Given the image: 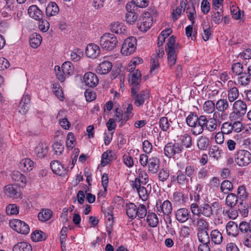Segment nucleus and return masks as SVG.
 Masks as SVG:
<instances>
[{
    "instance_id": "18",
    "label": "nucleus",
    "mask_w": 251,
    "mask_h": 251,
    "mask_svg": "<svg viewBox=\"0 0 251 251\" xmlns=\"http://www.w3.org/2000/svg\"><path fill=\"white\" fill-rule=\"evenodd\" d=\"M176 220L181 223L186 222L190 216V213L188 209L181 208L177 209L175 212Z\"/></svg>"
},
{
    "instance_id": "61",
    "label": "nucleus",
    "mask_w": 251,
    "mask_h": 251,
    "mask_svg": "<svg viewBox=\"0 0 251 251\" xmlns=\"http://www.w3.org/2000/svg\"><path fill=\"white\" fill-rule=\"evenodd\" d=\"M52 88L53 92L55 96L60 99V100H63L64 99L63 92L60 85L58 84H53Z\"/></svg>"
},
{
    "instance_id": "37",
    "label": "nucleus",
    "mask_w": 251,
    "mask_h": 251,
    "mask_svg": "<svg viewBox=\"0 0 251 251\" xmlns=\"http://www.w3.org/2000/svg\"><path fill=\"white\" fill-rule=\"evenodd\" d=\"M47 238V234L41 230H35L31 235L32 240L35 242L45 240Z\"/></svg>"
},
{
    "instance_id": "43",
    "label": "nucleus",
    "mask_w": 251,
    "mask_h": 251,
    "mask_svg": "<svg viewBox=\"0 0 251 251\" xmlns=\"http://www.w3.org/2000/svg\"><path fill=\"white\" fill-rule=\"evenodd\" d=\"M181 146H183L186 149L191 147L192 144V137L188 133H185L181 136Z\"/></svg>"
},
{
    "instance_id": "17",
    "label": "nucleus",
    "mask_w": 251,
    "mask_h": 251,
    "mask_svg": "<svg viewBox=\"0 0 251 251\" xmlns=\"http://www.w3.org/2000/svg\"><path fill=\"white\" fill-rule=\"evenodd\" d=\"M83 80L86 85L90 87H95L99 83L97 76L92 72L85 73L83 77Z\"/></svg>"
},
{
    "instance_id": "3",
    "label": "nucleus",
    "mask_w": 251,
    "mask_h": 251,
    "mask_svg": "<svg viewBox=\"0 0 251 251\" xmlns=\"http://www.w3.org/2000/svg\"><path fill=\"white\" fill-rule=\"evenodd\" d=\"M190 209L193 215L199 217L201 215L207 218H210L212 216V211L210 204L207 203H204L199 206L196 203L191 204Z\"/></svg>"
},
{
    "instance_id": "46",
    "label": "nucleus",
    "mask_w": 251,
    "mask_h": 251,
    "mask_svg": "<svg viewBox=\"0 0 251 251\" xmlns=\"http://www.w3.org/2000/svg\"><path fill=\"white\" fill-rule=\"evenodd\" d=\"M171 123L172 121H169L168 118L162 117L159 120V127L163 131H167L171 127Z\"/></svg>"
},
{
    "instance_id": "13",
    "label": "nucleus",
    "mask_w": 251,
    "mask_h": 251,
    "mask_svg": "<svg viewBox=\"0 0 251 251\" xmlns=\"http://www.w3.org/2000/svg\"><path fill=\"white\" fill-rule=\"evenodd\" d=\"M147 16L139 18L138 23V28L142 31L146 32L149 29L152 25V18L149 13Z\"/></svg>"
},
{
    "instance_id": "36",
    "label": "nucleus",
    "mask_w": 251,
    "mask_h": 251,
    "mask_svg": "<svg viewBox=\"0 0 251 251\" xmlns=\"http://www.w3.org/2000/svg\"><path fill=\"white\" fill-rule=\"evenodd\" d=\"M210 238L212 242L215 244H220L223 240L222 233L218 230H213L210 233Z\"/></svg>"
},
{
    "instance_id": "53",
    "label": "nucleus",
    "mask_w": 251,
    "mask_h": 251,
    "mask_svg": "<svg viewBox=\"0 0 251 251\" xmlns=\"http://www.w3.org/2000/svg\"><path fill=\"white\" fill-rule=\"evenodd\" d=\"M196 166L194 165H187L185 168L184 174L187 176L188 178H190L192 181V178L196 172Z\"/></svg>"
},
{
    "instance_id": "47",
    "label": "nucleus",
    "mask_w": 251,
    "mask_h": 251,
    "mask_svg": "<svg viewBox=\"0 0 251 251\" xmlns=\"http://www.w3.org/2000/svg\"><path fill=\"white\" fill-rule=\"evenodd\" d=\"M207 230H198V239L201 244L210 243L209 236Z\"/></svg>"
},
{
    "instance_id": "4",
    "label": "nucleus",
    "mask_w": 251,
    "mask_h": 251,
    "mask_svg": "<svg viewBox=\"0 0 251 251\" xmlns=\"http://www.w3.org/2000/svg\"><path fill=\"white\" fill-rule=\"evenodd\" d=\"M100 43L102 49L107 50H112L116 47L118 41L115 35L106 33L101 37Z\"/></svg>"
},
{
    "instance_id": "12",
    "label": "nucleus",
    "mask_w": 251,
    "mask_h": 251,
    "mask_svg": "<svg viewBox=\"0 0 251 251\" xmlns=\"http://www.w3.org/2000/svg\"><path fill=\"white\" fill-rule=\"evenodd\" d=\"M126 9L127 13L126 15V21L130 24H134L138 18V10L135 8V6L132 3H127L126 5Z\"/></svg>"
},
{
    "instance_id": "58",
    "label": "nucleus",
    "mask_w": 251,
    "mask_h": 251,
    "mask_svg": "<svg viewBox=\"0 0 251 251\" xmlns=\"http://www.w3.org/2000/svg\"><path fill=\"white\" fill-rule=\"evenodd\" d=\"M18 212V207L15 204H10L6 208V213L8 215L17 214Z\"/></svg>"
},
{
    "instance_id": "59",
    "label": "nucleus",
    "mask_w": 251,
    "mask_h": 251,
    "mask_svg": "<svg viewBox=\"0 0 251 251\" xmlns=\"http://www.w3.org/2000/svg\"><path fill=\"white\" fill-rule=\"evenodd\" d=\"M82 54V51L81 50L79 49H75L72 50L70 56L72 60L77 61L80 60Z\"/></svg>"
},
{
    "instance_id": "16",
    "label": "nucleus",
    "mask_w": 251,
    "mask_h": 251,
    "mask_svg": "<svg viewBox=\"0 0 251 251\" xmlns=\"http://www.w3.org/2000/svg\"><path fill=\"white\" fill-rule=\"evenodd\" d=\"M50 168L52 172L58 175L64 176L67 174L69 169L65 168L57 160H54L50 163Z\"/></svg>"
},
{
    "instance_id": "62",
    "label": "nucleus",
    "mask_w": 251,
    "mask_h": 251,
    "mask_svg": "<svg viewBox=\"0 0 251 251\" xmlns=\"http://www.w3.org/2000/svg\"><path fill=\"white\" fill-rule=\"evenodd\" d=\"M232 70L233 73L236 75H242L243 71V66L240 63H235L232 65Z\"/></svg>"
},
{
    "instance_id": "24",
    "label": "nucleus",
    "mask_w": 251,
    "mask_h": 251,
    "mask_svg": "<svg viewBox=\"0 0 251 251\" xmlns=\"http://www.w3.org/2000/svg\"><path fill=\"white\" fill-rule=\"evenodd\" d=\"M34 166V162L29 158L22 159L19 164L20 169L23 172H29L31 171Z\"/></svg>"
},
{
    "instance_id": "52",
    "label": "nucleus",
    "mask_w": 251,
    "mask_h": 251,
    "mask_svg": "<svg viewBox=\"0 0 251 251\" xmlns=\"http://www.w3.org/2000/svg\"><path fill=\"white\" fill-rule=\"evenodd\" d=\"M238 78V83L243 86L249 84L251 81V76L247 75L246 73H244L239 75Z\"/></svg>"
},
{
    "instance_id": "7",
    "label": "nucleus",
    "mask_w": 251,
    "mask_h": 251,
    "mask_svg": "<svg viewBox=\"0 0 251 251\" xmlns=\"http://www.w3.org/2000/svg\"><path fill=\"white\" fill-rule=\"evenodd\" d=\"M155 207L158 214L162 216L167 215L169 217V214L172 211V203L168 200L163 202L161 200H157Z\"/></svg>"
},
{
    "instance_id": "55",
    "label": "nucleus",
    "mask_w": 251,
    "mask_h": 251,
    "mask_svg": "<svg viewBox=\"0 0 251 251\" xmlns=\"http://www.w3.org/2000/svg\"><path fill=\"white\" fill-rule=\"evenodd\" d=\"M239 97V91L236 87L230 88L228 92V99L229 101L233 102Z\"/></svg>"
},
{
    "instance_id": "8",
    "label": "nucleus",
    "mask_w": 251,
    "mask_h": 251,
    "mask_svg": "<svg viewBox=\"0 0 251 251\" xmlns=\"http://www.w3.org/2000/svg\"><path fill=\"white\" fill-rule=\"evenodd\" d=\"M183 148L181 145L178 143H168L164 149V154L168 158L174 157L176 154H180L182 152Z\"/></svg>"
},
{
    "instance_id": "19",
    "label": "nucleus",
    "mask_w": 251,
    "mask_h": 251,
    "mask_svg": "<svg viewBox=\"0 0 251 251\" xmlns=\"http://www.w3.org/2000/svg\"><path fill=\"white\" fill-rule=\"evenodd\" d=\"M100 49L95 44H89L86 49V55L90 58H96L100 53Z\"/></svg>"
},
{
    "instance_id": "33",
    "label": "nucleus",
    "mask_w": 251,
    "mask_h": 251,
    "mask_svg": "<svg viewBox=\"0 0 251 251\" xmlns=\"http://www.w3.org/2000/svg\"><path fill=\"white\" fill-rule=\"evenodd\" d=\"M41 36L36 33L31 34L29 38V44L32 48H37L41 44Z\"/></svg>"
},
{
    "instance_id": "56",
    "label": "nucleus",
    "mask_w": 251,
    "mask_h": 251,
    "mask_svg": "<svg viewBox=\"0 0 251 251\" xmlns=\"http://www.w3.org/2000/svg\"><path fill=\"white\" fill-rule=\"evenodd\" d=\"M148 0H132L131 1L128 3H132L138 10L139 8H145L148 5Z\"/></svg>"
},
{
    "instance_id": "23",
    "label": "nucleus",
    "mask_w": 251,
    "mask_h": 251,
    "mask_svg": "<svg viewBox=\"0 0 251 251\" xmlns=\"http://www.w3.org/2000/svg\"><path fill=\"white\" fill-rule=\"evenodd\" d=\"M190 220L192 221L193 224L195 225L198 227V230H205L208 229V223L205 219L203 218H197V221L196 224H195V219L194 216L192 218H190Z\"/></svg>"
},
{
    "instance_id": "50",
    "label": "nucleus",
    "mask_w": 251,
    "mask_h": 251,
    "mask_svg": "<svg viewBox=\"0 0 251 251\" xmlns=\"http://www.w3.org/2000/svg\"><path fill=\"white\" fill-rule=\"evenodd\" d=\"M168 65L170 67L174 66L176 62V54L175 50H166Z\"/></svg>"
},
{
    "instance_id": "42",
    "label": "nucleus",
    "mask_w": 251,
    "mask_h": 251,
    "mask_svg": "<svg viewBox=\"0 0 251 251\" xmlns=\"http://www.w3.org/2000/svg\"><path fill=\"white\" fill-rule=\"evenodd\" d=\"M228 102L226 99H220L216 103V108L219 112H224L228 108Z\"/></svg>"
},
{
    "instance_id": "45",
    "label": "nucleus",
    "mask_w": 251,
    "mask_h": 251,
    "mask_svg": "<svg viewBox=\"0 0 251 251\" xmlns=\"http://www.w3.org/2000/svg\"><path fill=\"white\" fill-rule=\"evenodd\" d=\"M114 158V156L112 154L111 151L108 150L102 154L101 164L104 166L108 164Z\"/></svg>"
},
{
    "instance_id": "27",
    "label": "nucleus",
    "mask_w": 251,
    "mask_h": 251,
    "mask_svg": "<svg viewBox=\"0 0 251 251\" xmlns=\"http://www.w3.org/2000/svg\"><path fill=\"white\" fill-rule=\"evenodd\" d=\"M159 167V160L156 157H152L149 159L148 168L152 173H156Z\"/></svg>"
},
{
    "instance_id": "26",
    "label": "nucleus",
    "mask_w": 251,
    "mask_h": 251,
    "mask_svg": "<svg viewBox=\"0 0 251 251\" xmlns=\"http://www.w3.org/2000/svg\"><path fill=\"white\" fill-rule=\"evenodd\" d=\"M13 180L17 182L21 186H24L26 182L25 177L19 171H14L11 175Z\"/></svg>"
},
{
    "instance_id": "48",
    "label": "nucleus",
    "mask_w": 251,
    "mask_h": 251,
    "mask_svg": "<svg viewBox=\"0 0 251 251\" xmlns=\"http://www.w3.org/2000/svg\"><path fill=\"white\" fill-rule=\"evenodd\" d=\"M233 188L232 183L227 180L223 181L220 186V189L222 192L224 194H227L229 191L232 190Z\"/></svg>"
},
{
    "instance_id": "11",
    "label": "nucleus",
    "mask_w": 251,
    "mask_h": 251,
    "mask_svg": "<svg viewBox=\"0 0 251 251\" xmlns=\"http://www.w3.org/2000/svg\"><path fill=\"white\" fill-rule=\"evenodd\" d=\"M138 91H136L135 93L131 90L132 97L134 100V104L139 107L143 105L146 100L149 99V93L147 91H142L138 93Z\"/></svg>"
},
{
    "instance_id": "49",
    "label": "nucleus",
    "mask_w": 251,
    "mask_h": 251,
    "mask_svg": "<svg viewBox=\"0 0 251 251\" xmlns=\"http://www.w3.org/2000/svg\"><path fill=\"white\" fill-rule=\"evenodd\" d=\"M238 201L237 197L233 193L229 194L226 199V204L230 208L233 207Z\"/></svg>"
},
{
    "instance_id": "15",
    "label": "nucleus",
    "mask_w": 251,
    "mask_h": 251,
    "mask_svg": "<svg viewBox=\"0 0 251 251\" xmlns=\"http://www.w3.org/2000/svg\"><path fill=\"white\" fill-rule=\"evenodd\" d=\"M30 104V97L27 93L23 95L19 105V112L25 114L28 110Z\"/></svg>"
},
{
    "instance_id": "6",
    "label": "nucleus",
    "mask_w": 251,
    "mask_h": 251,
    "mask_svg": "<svg viewBox=\"0 0 251 251\" xmlns=\"http://www.w3.org/2000/svg\"><path fill=\"white\" fill-rule=\"evenodd\" d=\"M137 46V40L135 37L131 36L126 38L121 48V52L125 55H128L133 53Z\"/></svg>"
},
{
    "instance_id": "39",
    "label": "nucleus",
    "mask_w": 251,
    "mask_h": 251,
    "mask_svg": "<svg viewBox=\"0 0 251 251\" xmlns=\"http://www.w3.org/2000/svg\"><path fill=\"white\" fill-rule=\"evenodd\" d=\"M186 12L187 14L188 19L191 21L192 24H193L195 22V19L196 17L195 6L192 4H188L186 8Z\"/></svg>"
},
{
    "instance_id": "28",
    "label": "nucleus",
    "mask_w": 251,
    "mask_h": 251,
    "mask_svg": "<svg viewBox=\"0 0 251 251\" xmlns=\"http://www.w3.org/2000/svg\"><path fill=\"white\" fill-rule=\"evenodd\" d=\"M13 251H32V248L27 242H21L14 246Z\"/></svg>"
},
{
    "instance_id": "54",
    "label": "nucleus",
    "mask_w": 251,
    "mask_h": 251,
    "mask_svg": "<svg viewBox=\"0 0 251 251\" xmlns=\"http://www.w3.org/2000/svg\"><path fill=\"white\" fill-rule=\"evenodd\" d=\"M159 66V64L158 62V57L155 56L154 57H152L151 61V73L152 74H155L157 72Z\"/></svg>"
},
{
    "instance_id": "64",
    "label": "nucleus",
    "mask_w": 251,
    "mask_h": 251,
    "mask_svg": "<svg viewBox=\"0 0 251 251\" xmlns=\"http://www.w3.org/2000/svg\"><path fill=\"white\" fill-rule=\"evenodd\" d=\"M222 132L224 134H229L233 131V128H232L231 123L228 122H225L223 124L222 127Z\"/></svg>"
},
{
    "instance_id": "31",
    "label": "nucleus",
    "mask_w": 251,
    "mask_h": 251,
    "mask_svg": "<svg viewBox=\"0 0 251 251\" xmlns=\"http://www.w3.org/2000/svg\"><path fill=\"white\" fill-rule=\"evenodd\" d=\"M176 175L177 183L181 186H186L189 182V178L184 174V172L178 170Z\"/></svg>"
},
{
    "instance_id": "35",
    "label": "nucleus",
    "mask_w": 251,
    "mask_h": 251,
    "mask_svg": "<svg viewBox=\"0 0 251 251\" xmlns=\"http://www.w3.org/2000/svg\"><path fill=\"white\" fill-rule=\"evenodd\" d=\"M237 225L233 221H230L226 225V230L228 235L235 236L237 234Z\"/></svg>"
},
{
    "instance_id": "20",
    "label": "nucleus",
    "mask_w": 251,
    "mask_h": 251,
    "mask_svg": "<svg viewBox=\"0 0 251 251\" xmlns=\"http://www.w3.org/2000/svg\"><path fill=\"white\" fill-rule=\"evenodd\" d=\"M29 16L37 21L42 20L43 17V12L35 5L30 6L28 9Z\"/></svg>"
},
{
    "instance_id": "40",
    "label": "nucleus",
    "mask_w": 251,
    "mask_h": 251,
    "mask_svg": "<svg viewBox=\"0 0 251 251\" xmlns=\"http://www.w3.org/2000/svg\"><path fill=\"white\" fill-rule=\"evenodd\" d=\"M149 187H150L149 192L144 186H141L140 188L136 191L138 193L139 198L144 201H147L149 198L150 192L151 189V186L150 185H148L147 187L148 188Z\"/></svg>"
},
{
    "instance_id": "32",
    "label": "nucleus",
    "mask_w": 251,
    "mask_h": 251,
    "mask_svg": "<svg viewBox=\"0 0 251 251\" xmlns=\"http://www.w3.org/2000/svg\"><path fill=\"white\" fill-rule=\"evenodd\" d=\"M62 72L67 76L72 75L74 72V67L71 62H65L61 67Z\"/></svg>"
},
{
    "instance_id": "1",
    "label": "nucleus",
    "mask_w": 251,
    "mask_h": 251,
    "mask_svg": "<svg viewBox=\"0 0 251 251\" xmlns=\"http://www.w3.org/2000/svg\"><path fill=\"white\" fill-rule=\"evenodd\" d=\"M215 113L213 114V118H207L204 115L198 116L191 112L187 117L186 122L191 127L192 133L195 136L202 133L204 128L210 132H213L217 129L218 126L216 115L215 118Z\"/></svg>"
},
{
    "instance_id": "21",
    "label": "nucleus",
    "mask_w": 251,
    "mask_h": 251,
    "mask_svg": "<svg viewBox=\"0 0 251 251\" xmlns=\"http://www.w3.org/2000/svg\"><path fill=\"white\" fill-rule=\"evenodd\" d=\"M112 68V63L108 61H104L100 63L96 69V72L100 75L108 74Z\"/></svg>"
},
{
    "instance_id": "63",
    "label": "nucleus",
    "mask_w": 251,
    "mask_h": 251,
    "mask_svg": "<svg viewBox=\"0 0 251 251\" xmlns=\"http://www.w3.org/2000/svg\"><path fill=\"white\" fill-rule=\"evenodd\" d=\"M54 70L57 78L61 81L63 82L67 76L62 72V69L59 66H55L54 67Z\"/></svg>"
},
{
    "instance_id": "38",
    "label": "nucleus",
    "mask_w": 251,
    "mask_h": 251,
    "mask_svg": "<svg viewBox=\"0 0 251 251\" xmlns=\"http://www.w3.org/2000/svg\"><path fill=\"white\" fill-rule=\"evenodd\" d=\"M221 152L222 150L218 146H213L209 149L208 153L210 157L218 160L221 157Z\"/></svg>"
},
{
    "instance_id": "22",
    "label": "nucleus",
    "mask_w": 251,
    "mask_h": 251,
    "mask_svg": "<svg viewBox=\"0 0 251 251\" xmlns=\"http://www.w3.org/2000/svg\"><path fill=\"white\" fill-rule=\"evenodd\" d=\"M35 152L39 158L45 157L48 152V147L45 143H40L35 148Z\"/></svg>"
},
{
    "instance_id": "57",
    "label": "nucleus",
    "mask_w": 251,
    "mask_h": 251,
    "mask_svg": "<svg viewBox=\"0 0 251 251\" xmlns=\"http://www.w3.org/2000/svg\"><path fill=\"white\" fill-rule=\"evenodd\" d=\"M52 147L54 153L57 155L61 154L64 149V146L59 142L54 143Z\"/></svg>"
},
{
    "instance_id": "25",
    "label": "nucleus",
    "mask_w": 251,
    "mask_h": 251,
    "mask_svg": "<svg viewBox=\"0 0 251 251\" xmlns=\"http://www.w3.org/2000/svg\"><path fill=\"white\" fill-rule=\"evenodd\" d=\"M59 12V8L54 2H50L46 7V13L48 17L55 16Z\"/></svg>"
},
{
    "instance_id": "60",
    "label": "nucleus",
    "mask_w": 251,
    "mask_h": 251,
    "mask_svg": "<svg viewBox=\"0 0 251 251\" xmlns=\"http://www.w3.org/2000/svg\"><path fill=\"white\" fill-rule=\"evenodd\" d=\"M137 178L141 181L142 185H145L148 181L149 176L146 171L139 170L138 176Z\"/></svg>"
},
{
    "instance_id": "2",
    "label": "nucleus",
    "mask_w": 251,
    "mask_h": 251,
    "mask_svg": "<svg viewBox=\"0 0 251 251\" xmlns=\"http://www.w3.org/2000/svg\"><path fill=\"white\" fill-rule=\"evenodd\" d=\"M125 209L127 216L132 220L136 217L139 219H143L147 214L146 207L143 204H139L138 206H137L134 203L129 202L126 203Z\"/></svg>"
},
{
    "instance_id": "44",
    "label": "nucleus",
    "mask_w": 251,
    "mask_h": 251,
    "mask_svg": "<svg viewBox=\"0 0 251 251\" xmlns=\"http://www.w3.org/2000/svg\"><path fill=\"white\" fill-rule=\"evenodd\" d=\"M52 216V211L48 209H43L38 215V219L42 222L49 220Z\"/></svg>"
},
{
    "instance_id": "34",
    "label": "nucleus",
    "mask_w": 251,
    "mask_h": 251,
    "mask_svg": "<svg viewBox=\"0 0 251 251\" xmlns=\"http://www.w3.org/2000/svg\"><path fill=\"white\" fill-rule=\"evenodd\" d=\"M147 222L152 227H156L158 224V218L154 213H149L147 215Z\"/></svg>"
},
{
    "instance_id": "29",
    "label": "nucleus",
    "mask_w": 251,
    "mask_h": 251,
    "mask_svg": "<svg viewBox=\"0 0 251 251\" xmlns=\"http://www.w3.org/2000/svg\"><path fill=\"white\" fill-rule=\"evenodd\" d=\"M110 29L112 32L120 34L125 32L126 27L123 23L114 22L111 24Z\"/></svg>"
},
{
    "instance_id": "30",
    "label": "nucleus",
    "mask_w": 251,
    "mask_h": 251,
    "mask_svg": "<svg viewBox=\"0 0 251 251\" xmlns=\"http://www.w3.org/2000/svg\"><path fill=\"white\" fill-rule=\"evenodd\" d=\"M209 146V139L205 136H201L197 140V146L199 150H206Z\"/></svg>"
},
{
    "instance_id": "9",
    "label": "nucleus",
    "mask_w": 251,
    "mask_h": 251,
    "mask_svg": "<svg viewBox=\"0 0 251 251\" xmlns=\"http://www.w3.org/2000/svg\"><path fill=\"white\" fill-rule=\"evenodd\" d=\"M9 225L12 229L19 233L26 234L29 233V227L28 225L20 220L14 219L10 221Z\"/></svg>"
},
{
    "instance_id": "51",
    "label": "nucleus",
    "mask_w": 251,
    "mask_h": 251,
    "mask_svg": "<svg viewBox=\"0 0 251 251\" xmlns=\"http://www.w3.org/2000/svg\"><path fill=\"white\" fill-rule=\"evenodd\" d=\"M215 108L216 104L211 100L206 101L203 106L204 111L208 114L213 113L215 111Z\"/></svg>"
},
{
    "instance_id": "5",
    "label": "nucleus",
    "mask_w": 251,
    "mask_h": 251,
    "mask_svg": "<svg viewBox=\"0 0 251 251\" xmlns=\"http://www.w3.org/2000/svg\"><path fill=\"white\" fill-rule=\"evenodd\" d=\"M237 164L241 167L246 166L251 162V153L245 150H239L234 155Z\"/></svg>"
},
{
    "instance_id": "10",
    "label": "nucleus",
    "mask_w": 251,
    "mask_h": 251,
    "mask_svg": "<svg viewBox=\"0 0 251 251\" xmlns=\"http://www.w3.org/2000/svg\"><path fill=\"white\" fill-rule=\"evenodd\" d=\"M129 78L132 86L131 90L134 93L139 91L141 82V72L138 70H133L129 74Z\"/></svg>"
},
{
    "instance_id": "14",
    "label": "nucleus",
    "mask_w": 251,
    "mask_h": 251,
    "mask_svg": "<svg viewBox=\"0 0 251 251\" xmlns=\"http://www.w3.org/2000/svg\"><path fill=\"white\" fill-rule=\"evenodd\" d=\"M233 108L234 113L237 116L241 117L246 114L247 105L244 101L239 100L234 102Z\"/></svg>"
},
{
    "instance_id": "41",
    "label": "nucleus",
    "mask_w": 251,
    "mask_h": 251,
    "mask_svg": "<svg viewBox=\"0 0 251 251\" xmlns=\"http://www.w3.org/2000/svg\"><path fill=\"white\" fill-rule=\"evenodd\" d=\"M5 191L6 195L10 197L17 198L19 196L17 187L13 185L9 184L5 186Z\"/></svg>"
}]
</instances>
